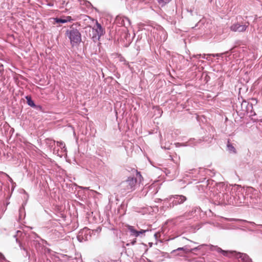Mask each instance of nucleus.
I'll return each instance as SVG.
<instances>
[{"mask_svg": "<svg viewBox=\"0 0 262 262\" xmlns=\"http://www.w3.org/2000/svg\"><path fill=\"white\" fill-rule=\"evenodd\" d=\"M137 180L132 177H129L121 183V186L128 191H132L135 188Z\"/></svg>", "mask_w": 262, "mask_h": 262, "instance_id": "obj_2", "label": "nucleus"}, {"mask_svg": "<svg viewBox=\"0 0 262 262\" xmlns=\"http://www.w3.org/2000/svg\"><path fill=\"white\" fill-rule=\"evenodd\" d=\"M93 38L96 40H99L100 36L103 35L104 33L103 29L102 28L101 25L96 21V24L93 27Z\"/></svg>", "mask_w": 262, "mask_h": 262, "instance_id": "obj_3", "label": "nucleus"}, {"mask_svg": "<svg viewBox=\"0 0 262 262\" xmlns=\"http://www.w3.org/2000/svg\"><path fill=\"white\" fill-rule=\"evenodd\" d=\"M66 36L70 40L72 46L78 45L81 41V34L79 31L73 28H71L66 32Z\"/></svg>", "mask_w": 262, "mask_h": 262, "instance_id": "obj_1", "label": "nucleus"}, {"mask_svg": "<svg viewBox=\"0 0 262 262\" xmlns=\"http://www.w3.org/2000/svg\"><path fill=\"white\" fill-rule=\"evenodd\" d=\"M57 144L61 148H64L65 147V145L62 142H58Z\"/></svg>", "mask_w": 262, "mask_h": 262, "instance_id": "obj_13", "label": "nucleus"}, {"mask_svg": "<svg viewBox=\"0 0 262 262\" xmlns=\"http://www.w3.org/2000/svg\"><path fill=\"white\" fill-rule=\"evenodd\" d=\"M26 99H27V103H28V104L29 105H30V106H32V107H35V105L33 101L31 99L30 97L27 96L26 97Z\"/></svg>", "mask_w": 262, "mask_h": 262, "instance_id": "obj_10", "label": "nucleus"}, {"mask_svg": "<svg viewBox=\"0 0 262 262\" xmlns=\"http://www.w3.org/2000/svg\"><path fill=\"white\" fill-rule=\"evenodd\" d=\"M1 260H2V259L3 258V256H2V254H1Z\"/></svg>", "mask_w": 262, "mask_h": 262, "instance_id": "obj_16", "label": "nucleus"}, {"mask_svg": "<svg viewBox=\"0 0 262 262\" xmlns=\"http://www.w3.org/2000/svg\"><path fill=\"white\" fill-rule=\"evenodd\" d=\"M202 246L203 245L200 246H199L198 247H196V248H194L193 249H191V250L188 249L186 247H182V248H179L177 250H173L172 251V253H175L176 251H183L184 253H189V252H191L193 250H196V249H200V247Z\"/></svg>", "mask_w": 262, "mask_h": 262, "instance_id": "obj_7", "label": "nucleus"}, {"mask_svg": "<svg viewBox=\"0 0 262 262\" xmlns=\"http://www.w3.org/2000/svg\"><path fill=\"white\" fill-rule=\"evenodd\" d=\"M128 230L131 233V235L135 236V237L138 236L141 234L145 233L147 231V230H141L140 231H138L132 226H129L128 227Z\"/></svg>", "mask_w": 262, "mask_h": 262, "instance_id": "obj_5", "label": "nucleus"}, {"mask_svg": "<svg viewBox=\"0 0 262 262\" xmlns=\"http://www.w3.org/2000/svg\"><path fill=\"white\" fill-rule=\"evenodd\" d=\"M227 147H228V150L230 152H233V153H235V149L234 147V146H232V145H231L230 144H228V145H227Z\"/></svg>", "mask_w": 262, "mask_h": 262, "instance_id": "obj_12", "label": "nucleus"}, {"mask_svg": "<svg viewBox=\"0 0 262 262\" xmlns=\"http://www.w3.org/2000/svg\"><path fill=\"white\" fill-rule=\"evenodd\" d=\"M210 249L212 251H215L218 253H221L224 256H226L227 255V254L228 253V251L223 250L222 249H221L220 248L217 247L216 246H214L211 245L210 246Z\"/></svg>", "mask_w": 262, "mask_h": 262, "instance_id": "obj_8", "label": "nucleus"}, {"mask_svg": "<svg viewBox=\"0 0 262 262\" xmlns=\"http://www.w3.org/2000/svg\"><path fill=\"white\" fill-rule=\"evenodd\" d=\"M248 107L249 108H251V109H252V104H248Z\"/></svg>", "mask_w": 262, "mask_h": 262, "instance_id": "obj_15", "label": "nucleus"}, {"mask_svg": "<svg viewBox=\"0 0 262 262\" xmlns=\"http://www.w3.org/2000/svg\"><path fill=\"white\" fill-rule=\"evenodd\" d=\"M159 4L161 6H163L166 4L168 3L171 0H157Z\"/></svg>", "mask_w": 262, "mask_h": 262, "instance_id": "obj_11", "label": "nucleus"}, {"mask_svg": "<svg viewBox=\"0 0 262 262\" xmlns=\"http://www.w3.org/2000/svg\"><path fill=\"white\" fill-rule=\"evenodd\" d=\"M135 243H136V241H134L132 243V244H134Z\"/></svg>", "mask_w": 262, "mask_h": 262, "instance_id": "obj_17", "label": "nucleus"}, {"mask_svg": "<svg viewBox=\"0 0 262 262\" xmlns=\"http://www.w3.org/2000/svg\"><path fill=\"white\" fill-rule=\"evenodd\" d=\"M247 28L246 25H239L238 24H235L232 25L230 29L233 31L243 32L246 30Z\"/></svg>", "mask_w": 262, "mask_h": 262, "instance_id": "obj_4", "label": "nucleus"}, {"mask_svg": "<svg viewBox=\"0 0 262 262\" xmlns=\"http://www.w3.org/2000/svg\"><path fill=\"white\" fill-rule=\"evenodd\" d=\"M137 178L140 179V181H141L142 179V177L141 175L139 173H137Z\"/></svg>", "mask_w": 262, "mask_h": 262, "instance_id": "obj_14", "label": "nucleus"}, {"mask_svg": "<svg viewBox=\"0 0 262 262\" xmlns=\"http://www.w3.org/2000/svg\"><path fill=\"white\" fill-rule=\"evenodd\" d=\"M186 200V198L183 195H176L174 197V203L178 204L183 203Z\"/></svg>", "mask_w": 262, "mask_h": 262, "instance_id": "obj_9", "label": "nucleus"}, {"mask_svg": "<svg viewBox=\"0 0 262 262\" xmlns=\"http://www.w3.org/2000/svg\"><path fill=\"white\" fill-rule=\"evenodd\" d=\"M73 20V19H72L71 16H63L60 18H55V20L57 23H66L67 22H70Z\"/></svg>", "mask_w": 262, "mask_h": 262, "instance_id": "obj_6", "label": "nucleus"}]
</instances>
